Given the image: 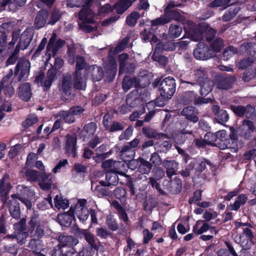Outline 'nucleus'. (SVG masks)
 I'll use <instances>...</instances> for the list:
<instances>
[{
  "label": "nucleus",
  "instance_id": "1",
  "mask_svg": "<svg viewBox=\"0 0 256 256\" xmlns=\"http://www.w3.org/2000/svg\"><path fill=\"white\" fill-rule=\"evenodd\" d=\"M141 78L138 80L136 77L132 78L128 76H125L122 80V88L124 92H127L133 85L134 86L135 90H132L127 96H148L150 94L148 90L140 86V82Z\"/></svg>",
  "mask_w": 256,
  "mask_h": 256
},
{
  "label": "nucleus",
  "instance_id": "2",
  "mask_svg": "<svg viewBox=\"0 0 256 256\" xmlns=\"http://www.w3.org/2000/svg\"><path fill=\"white\" fill-rule=\"evenodd\" d=\"M175 81L171 76L166 77L162 80L158 78L152 83V86L154 88L158 87L160 94L159 96H173L176 92Z\"/></svg>",
  "mask_w": 256,
  "mask_h": 256
},
{
  "label": "nucleus",
  "instance_id": "3",
  "mask_svg": "<svg viewBox=\"0 0 256 256\" xmlns=\"http://www.w3.org/2000/svg\"><path fill=\"white\" fill-rule=\"evenodd\" d=\"M76 68L74 74V87L76 90H84L86 86L84 74L81 72V70L84 68L86 62L84 56H76Z\"/></svg>",
  "mask_w": 256,
  "mask_h": 256
},
{
  "label": "nucleus",
  "instance_id": "4",
  "mask_svg": "<svg viewBox=\"0 0 256 256\" xmlns=\"http://www.w3.org/2000/svg\"><path fill=\"white\" fill-rule=\"evenodd\" d=\"M164 14L168 23L172 20L180 22L182 20L181 14L182 12L180 10L174 8V0H170L164 5Z\"/></svg>",
  "mask_w": 256,
  "mask_h": 256
},
{
  "label": "nucleus",
  "instance_id": "5",
  "mask_svg": "<svg viewBox=\"0 0 256 256\" xmlns=\"http://www.w3.org/2000/svg\"><path fill=\"white\" fill-rule=\"evenodd\" d=\"M210 47L204 42H200L194 50L193 55L198 60H206L214 58V54Z\"/></svg>",
  "mask_w": 256,
  "mask_h": 256
},
{
  "label": "nucleus",
  "instance_id": "6",
  "mask_svg": "<svg viewBox=\"0 0 256 256\" xmlns=\"http://www.w3.org/2000/svg\"><path fill=\"white\" fill-rule=\"evenodd\" d=\"M26 176L29 180L32 181H36L40 178L42 180V182L40 184V185L41 188L44 190H49L52 188V184L46 182L51 176L50 174L44 172L40 176L37 171L30 170L26 171Z\"/></svg>",
  "mask_w": 256,
  "mask_h": 256
},
{
  "label": "nucleus",
  "instance_id": "7",
  "mask_svg": "<svg viewBox=\"0 0 256 256\" xmlns=\"http://www.w3.org/2000/svg\"><path fill=\"white\" fill-rule=\"evenodd\" d=\"M30 63L28 60H18L14 68V76H18V80L26 79L30 74Z\"/></svg>",
  "mask_w": 256,
  "mask_h": 256
},
{
  "label": "nucleus",
  "instance_id": "8",
  "mask_svg": "<svg viewBox=\"0 0 256 256\" xmlns=\"http://www.w3.org/2000/svg\"><path fill=\"white\" fill-rule=\"evenodd\" d=\"M136 0H118L113 6L110 4H106L104 8L105 12H111L116 10L118 14L124 13Z\"/></svg>",
  "mask_w": 256,
  "mask_h": 256
},
{
  "label": "nucleus",
  "instance_id": "9",
  "mask_svg": "<svg viewBox=\"0 0 256 256\" xmlns=\"http://www.w3.org/2000/svg\"><path fill=\"white\" fill-rule=\"evenodd\" d=\"M86 200H79L74 207H73L74 214H75L82 222L86 220L90 215V210L86 206Z\"/></svg>",
  "mask_w": 256,
  "mask_h": 256
},
{
  "label": "nucleus",
  "instance_id": "10",
  "mask_svg": "<svg viewBox=\"0 0 256 256\" xmlns=\"http://www.w3.org/2000/svg\"><path fill=\"white\" fill-rule=\"evenodd\" d=\"M56 34L53 33L49 39L46 46V51H51L53 56H55L58 52L66 44V41L60 38H58L56 40Z\"/></svg>",
  "mask_w": 256,
  "mask_h": 256
},
{
  "label": "nucleus",
  "instance_id": "11",
  "mask_svg": "<svg viewBox=\"0 0 256 256\" xmlns=\"http://www.w3.org/2000/svg\"><path fill=\"white\" fill-rule=\"evenodd\" d=\"M210 230L211 234L216 235L218 230L214 226H210L203 220H198L192 228V232L195 234L200 235Z\"/></svg>",
  "mask_w": 256,
  "mask_h": 256
},
{
  "label": "nucleus",
  "instance_id": "12",
  "mask_svg": "<svg viewBox=\"0 0 256 256\" xmlns=\"http://www.w3.org/2000/svg\"><path fill=\"white\" fill-rule=\"evenodd\" d=\"M242 3L240 0H236L231 3L230 8L222 17L223 22H230L232 20L242 9Z\"/></svg>",
  "mask_w": 256,
  "mask_h": 256
},
{
  "label": "nucleus",
  "instance_id": "13",
  "mask_svg": "<svg viewBox=\"0 0 256 256\" xmlns=\"http://www.w3.org/2000/svg\"><path fill=\"white\" fill-rule=\"evenodd\" d=\"M60 253L64 255L62 251L65 250L66 252L70 251V247L72 248L78 243V240L72 236L60 235L58 238Z\"/></svg>",
  "mask_w": 256,
  "mask_h": 256
},
{
  "label": "nucleus",
  "instance_id": "14",
  "mask_svg": "<svg viewBox=\"0 0 256 256\" xmlns=\"http://www.w3.org/2000/svg\"><path fill=\"white\" fill-rule=\"evenodd\" d=\"M140 34L142 39L144 42L149 41L152 43H156L159 41V38L157 36L158 34L157 28L150 27L148 30L144 28L140 32Z\"/></svg>",
  "mask_w": 256,
  "mask_h": 256
},
{
  "label": "nucleus",
  "instance_id": "15",
  "mask_svg": "<svg viewBox=\"0 0 256 256\" xmlns=\"http://www.w3.org/2000/svg\"><path fill=\"white\" fill-rule=\"evenodd\" d=\"M60 90L65 95L70 96L72 89V76L70 74H67L64 76L59 86Z\"/></svg>",
  "mask_w": 256,
  "mask_h": 256
},
{
  "label": "nucleus",
  "instance_id": "16",
  "mask_svg": "<svg viewBox=\"0 0 256 256\" xmlns=\"http://www.w3.org/2000/svg\"><path fill=\"white\" fill-rule=\"evenodd\" d=\"M236 80L234 76L227 74L220 75L218 78V88L220 89L228 90L232 87Z\"/></svg>",
  "mask_w": 256,
  "mask_h": 256
},
{
  "label": "nucleus",
  "instance_id": "17",
  "mask_svg": "<svg viewBox=\"0 0 256 256\" xmlns=\"http://www.w3.org/2000/svg\"><path fill=\"white\" fill-rule=\"evenodd\" d=\"M30 230L34 235L39 238L44 235L43 226L40 224V220L37 216L32 217L29 222Z\"/></svg>",
  "mask_w": 256,
  "mask_h": 256
},
{
  "label": "nucleus",
  "instance_id": "18",
  "mask_svg": "<svg viewBox=\"0 0 256 256\" xmlns=\"http://www.w3.org/2000/svg\"><path fill=\"white\" fill-rule=\"evenodd\" d=\"M34 33L30 28H26L20 36V40L18 44L24 49H26L30 45L33 38Z\"/></svg>",
  "mask_w": 256,
  "mask_h": 256
},
{
  "label": "nucleus",
  "instance_id": "19",
  "mask_svg": "<svg viewBox=\"0 0 256 256\" xmlns=\"http://www.w3.org/2000/svg\"><path fill=\"white\" fill-rule=\"evenodd\" d=\"M232 111L238 116H242L244 114L248 118H250L254 116L255 112L254 108L250 105L244 108L242 106H231Z\"/></svg>",
  "mask_w": 256,
  "mask_h": 256
},
{
  "label": "nucleus",
  "instance_id": "20",
  "mask_svg": "<svg viewBox=\"0 0 256 256\" xmlns=\"http://www.w3.org/2000/svg\"><path fill=\"white\" fill-rule=\"evenodd\" d=\"M74 218V215L73 206H72L69 211L67 212L58 214L57 217L58 222L64 226H68L70 225L72 220Z\"/></svg>",
  "mask_w": 256,
  "mask_h": 256
},
{
  "label": "nucleus",
  "instance_id": "21",
  "mask_svg": "<svg viewBox=\"0 0 256 256\" xmlns=\"http://www.w3.org/2000/svg\"><path fill=\"white\" fill-rule=\"evenodd\" d=\"M216 144H218L220 149H225L226 147H232L236 146L235 144L230 145L226 140L229 136L228 135L226 132L224 130H220L216 132Z\"/></svg>",
  "mask_w": 256,
  "mask_h": 256
},
{
  "label": "nucleus",
  "instance_id": "22",
  "mask_svg": "<svg viewBox=\"0 0 256 256\" xmlns=\"http://www.w3.org/2000/svg\"><path fill=\"white\" fill-rule=\"evenodd\" d=\"M106 70L104 74L106 80L109 82H112L115 78L118 70V64L116 60H109Z\"/></svg>",
  "mask_w": 256,
  "mask_h": 256
},
{
  "label": "nucleus",
  "instance_id": "23",
  "mask_svg": "<svg viewBox=\"0 0 256 256\" xmlns=\"http://www.w3.org/2000/svg\"><path fill=\"white\" fill-rule=\"evenodd\" d=\"M49 16L48 12L46 10H41L37 14L34 22L36 28L40 29L43 28Z\"/></svg>",
  "mask_w": 256,
  "mask_h": 256
},
{
  "label": "nucleus",
  "instance_id": "24",
  "mask_svg": "<svg viewBox=\"0 0 256 256\" xmlns=\"http://www.w3.org/2000/svg\"><path fill=\"white\" fill-rule=\"evenodd\" d=\"M252 237L253 235L251 230L248 228H245L242 234L240 236L239 242L243 246L248 247L252 244Z\"/></svg>",
  "mask_w": 256,
  "mask_h": 256
},
{
  "label": "nucleus",
  "instance_id": "25",
  "mask_svg": "<svg viewBox=\"0 0 256 256\" xmlns=\"http://www.w3.org/2000/svg\"><path fill=\"white\" fill-rule=\"evenodd\" d=\"M162 164L166 169V173L168 176L171 177L176 174L178 164L176 161L165 160L163 162Z\"/></svg>",
  "mask_w": 256,
  "mask_h": 256
},
{
  "label": "nucleus",
  "instance_id": "26",
  "mask_svg": "<svg viewBox=\"0 0 256 256\" xmlns=\"http://www.w3.org/2000/svg\"><path fill=\"white\" fill-rule=\"evenodd\" d=\"M156 48L162 50L172 51L176 48V42L173 40H165L156 42Z\"/></svg>",
  "mask_w": 256,
  "mask_h": 256
},
{
  "label": "nucleus",
  "instance_id": "27",
  "mask_svg": "<svg viewBox=\"0 0 256 256\" xmlns=\"http://www.w3.org/2000/svg\"><path fill=\"white\" fill-rule=\"evenodd\" d=\"M76 138L74 136H68L66 140V149L68 153L71 154L72 156H76Z\"/></svg>",
  "mask_w": 256,
  "mask_h": 256
},
{
  "label": "nucleus",
  "instance_id": "28",
  "mask_svg": "<svg viewBox=\"0 0 256 256\" xmlns=\"http://www.w3.org/2000/svg\"><path fill=\"white\" fill-rule=\"evenodd\" d=\"M182 114L192 122H196L198 121V118L196 116L197 112L192 106L184 108L182 111Z\"/></svg>",
  "mask_w": 256,
  "mask_h": 256
},
{
  "label": "nucleus",
  "instance_id": "29",
  "mask_svg": "<svg viewBox=\"0 0 256 256\" xmlns=\"http://www.w3.org/2000/svg\"><path fill=\"white\" fill-rule=\"evenodd\" d=\"M58 72L52 68L48 70L46 77L44 81L43 86L44 88H49L51 86L52 82L56 78Z\"/></svg>",
  "mask_w": 256,
  "mask_h": 256
},
{
  "label": "nucleus",
  "instance_id": "30",
  "mask_svg": "<svg viewBox=\"0 0 256 256\" xmlns=\"http://www.w3.org/2000/svg\"><path fill=\"white\" fill-rule=\"evenodd\" d=\"M254 125L251 122L244 120L240 128L242 134L248 138L250 136V134L254 130Z\"/></svg>",
  "mask_w": 256,
  "mask_h": 256
},
{
  "label": "nucleus",
  "instance_id": "31",
  "mask_svg": "<svg viewBox=\"0 0 256 256\" xmlns=\"http://www.w3.org/2000/svg\"><path fill=\"white\" fill-rule=\"evenodd\" d=\"M224 46V40L222 38H217L211 43L210 48V50L212 51V52L214 54V57L216 56V52L221 51Z\"/></svg>",
  "mask_w": 256,
  "mask_h": 256
},
{
  "label": "nucleus",
  "instance_id": "32",
  "mask_svg": "<svg viewBox=\"0 0 256 256\" xmlns=\"http://www.w3.org/2000/svg\"><path fill=\"white\" fill-rule=\"evenodd\" d=\"M128 54L127 53H122L118 56V61L119 62L118 75L124 74L125 68L128 64Z\"/></svg>",
  "mask_w": 256,
  "mask_h": 256
},
{
  "label": "nucleus",
  "instance_id": "33",
  "mask_svg": "<svg viewBox=\"0 0 256 256\" xmlns=\"http://www.w3.org/2000/svg\"><path fill=\"white\" fill-rule=\"evenodd\" d=\"M14 195L12 196V199L10 202V211L12 216L18 219L20 217V210L19 206L16 202V200L14 198Z\"/></svg>",
  "mask_w": 256,
  "mask_h": 256
},
{
  "label": "nucleus",
  "instance_id": "34",
  "mask_svg": "<svg viewBox=\"0 0 256 256\" xmlns=\"http://www.w3.org/2000/svg\"><path fill=\"white\" fill-rule=\"evenodd\" d=\"M54 203L55 207L58 210H64L68 207L70 204L67 199L64 198L63 197L58 195L54 198Z\"/></svg>",
  "mask_w": 256,
  "mask_h": 256
},
{
  "label": "nucleus",
  "instance_id": "35",
  "mask_svg": "<svg viewBox=\"0 0 256 256\" xmlns=\"http://www.w3.org/2000/svg\"><path fill=\"white\" fill-rule=\"evenodd\" d=\"M231 0H214L208 5L210 8H220L222 10H225L230 6Z\"/></svg>",
  "mask_w": 256,
  "mask_h": 256
},
{
  "label": "nucleus",
  "instance_id": "36",
  "mask_svg": "<svg viewBox=\"0 0 256 256\" xmlns=\"http://www.w3.org/2000/svg\"><path fill=\"white\" fill-rule=\"evenodd\" d=\"M168 97H157L154 100L148 102L146 104V107L148 110H150L152 108H154L156 106H163L168 100Z\"/></svg>",
  "mask_w": 256,
  "mask_h": 256
},
{
  "label": "nucleus",
  "instance_id": "37",
  "mask_svg": "<svg viewBox=\"0 0 256 256\" xmlns=\"http://www.w3.org/2000/svg\"><path fill=\"white\" fill-rule=\"evenodd\" d=\"M92 79L94 82L100 80L104 75L102 68L99 66H94L91 71Z\"/></svg>",
  "mask_w": 256,
  "mask_h": 256
},
{
  "label": "nucleus",
  "instance_id": "38",
  "mask_svg": "<svg viewBox=\"0 0 256 256\" xmlns=\"http://www.w3.org/2000/svg\"><path fill=\"white\" fill-rule=\"evenodd\" d=\"M182 31V28L178 24H171L168 30V36L174 39L179 37Z\"/></svg>",
  "mask_w": 256,
  "mask_h": 256
},
{
  "label": "nucleus",
  "instance_id": "39",
  "mask_svg": "<svg viewBox=\"0 0 256 256\" xmlns=\"http://www.w3.org/2000/svg\"><path fill=\"white\" fill-rule=\"evenodd\" d=\"M113 168V172L114 173L124 175L128 168V164L124 161H114Z\"/></svg>",
  "mask_w": 256,
  "mask_h": 256
},
{
  "label": "nucleus",
  "instance_id": "40",
  "mask_svg": "<svg viewBox=\"0 0 256 256\" xmlns=\"http://www.w3.org/2000/svg\"><path fill=\"white\" fill-rule=\"evenodd\" d=\"M31 85L29 82L22 84L18 88V96H32Z\"/></svg>",
  "mask_w": 256,
  "mask_h": 256
},
{
  "label": "nucleus",
  "instance_id": "41",
  "mask_svg": "<svg viewBox=\"0 0 256 256\" xmlns=\"http://www.w3.org/2000/svg\"><path fill=\"white\" fill-rule=\"evenodd\" d=\"M12 110V107L10 102L8 101L3 100L0 97V120L4 117V112H10Z\"/></svg>",
  "mask_w": 256,
  "mask_h": 256
},
{
  "label": "nucleus",
  "instance_id": "42",
  "mask_svg": "<svg viewBox=\"0 0 256 256\" xmlns=\"http://www.w3.org/2000/svg\"><path fill=\"white\" fill-rule=\"evenodd\" d=\"M247 200V198L244 194L240 195L237 200L234 202L233 204L230 206V209L232 210H238L242 205L245 204Z\"/></svg>",
  "mask_w": 256,
  "mask_h": 256
},
{
  "label": "nucleus",
  "instance_id": "43",
  "mask_svg": "<svg viewBox=\"0 0 256 256\" xmlns=\"http://www.w3.org/2000/svg\"><path fill=\"white\" fill-rule=\"evenodd\" d=\"M140 18V14L137 12H131L126 18V23L130 26H134L138 20Z\"/></svg>",
  "mask_w": 256,
  "mask_h": 256
},
{
  "label": "nucleus",
  "instance_id": "44",
  "mask_svg": "<svg viewBox=\"0 0 256 256\" xmlns=\"http://www.w3.org/2000/svg\"><path fill=\"white\" fill-rule=\"evenodd\" d=\"M62 14L60 10L54 9L50 13L48 24L54 25L60 18Z\"/></svg>",
  "mask_w": 256,
  "mask_h": 256
},
{
  "label": "nucleus",
  "instance_id": "45",
  "mask_svg": "<svg viewBox=\"0 0 256 256\" xmlns=\"http://www.w3.org/2000/svg\"><path fill=\"white\" fill-rule=\"evenodd\" d=\"M89 8L90 6H85L78 12V18L80 20H83L84 22H91V20L88 18L90 11Z\"/></svg>",
  "mask_w": 256,
  "mask_h": 256
},
{
  "label": "nucleus",
  "instance_id": "46",
  "mask_svg": "<svg viewBox=\"0 0 256 256\" xmlns=\"http://www.w3.org/2000/svg\"><path fill=\"white\" fill-rule=\"evenodd\" d=\"M106 184L105 186H115L118 183V176L114 172H108L106 174Z\"/></svg>",
  "mask_w": 256,
  "mask_h": 256
},
{
  "label": "nucleus",
  "instance_id": "47",
  "mask_svg": "<svg viewBox=\"0 0 256 256\" xmlns=\"http://www.w3.org/2000/svg\"><path fill=\"white\" fill-rule=\"evenodd\" d=\"M6 6H8L10 11L16 10V7L14 6L12 0H0V12L5 10Z\"/></svg>",
  "mask_w": 256,
  "mask_h": 256
},
{
  "label": "nucleus",
  "instance_id": "48",
  "mask_svg": "<svg viewBox=\"0 0 256 256\" xmlns=\"http://www.w3.org/2000/svg\"><path fill=\"white\" fill-rule=\"evenodd\" d=\"M128 40L129 38L128 36L124 38L114 48V54H117L123 51L126 47Z\"/></svg>",
  "mask_w": 256,
  "mask_h": 256
},
{
  "label": "nucleus",
  "instance_id": "49",
  "mask_svg": "<svg viewBox=\"0 0 256 256\" xmlns=\"http://www.w3.org/2000/svg\"><path fill=\"white\" fill-rule=\"evenodd\" d=\"M72 7L90 6L92 0H69Z\"/></svg>",
  "mask_w": 256,
  "mask_h": 256
},
{
  "label": "nucleus",
  "instance_id": "50",
  "mask_svg": "<svg viewBox=\"0 0 256 256\" xmlns=\"http://www.w3.org/2000/svg\"><path fill=\"white\" fill-rule=\"evenodd\" d=\"M96 124L94 122H90L86 125L84 128L82 130V134L86 136H90L93 134L96 130Z\"/></svg>",
  "mask_w": 256,
  "mask_h": 256
},
{
  "label": "nucleus",
  "instance_id": "51",
  "mask_svg": "<svg viewBox=\"0 0 256 256\" xmlns=\"http://www.w3.org/2000/svg\"><path fill=\"white\" fill-rule=\"evenodd\" d=\"M168 22L164 16V14L162 15L154 20H151V28H157L158 26H164L168 24Z\"/></svg>",
  "mask_w": 256,
  "mask_h": 256
},
{
  "label": "nucleus",
  "instance_id": "52",
  "mask_svg": "<svg viewBox=\"0 0 256 256\" xmlns=\"http://www.w3.org/2000/svg\"><path fill=\"white\" fill-rule=\"evenodd\" d=\"M216 133L208 132L204 136V142L206 144H216Z\"/></svg>",
  "mask_w": 256,
  "mask_h": 256
},
{
  "label": "nucleus",
  "instance_id": "53",
  "mask_svg": "<svg viewBox=\"0 0 256 256\" xmlns=\"http://www.w3.org/2000/svg\"><path fill=\"white\" fill-rule=\"evenodd\" d=\"M106 146L102 145L96 150L97 156L94 157V160L96 162H99L105 158L108 154V153H102V152L106 150Z\"/></svg>",
  "mask_w": 256,
  "mask_h": 256
},
{
  "label": "nucleus",
  "instance_id": "54",
  "mask_svg": "<svg viewBox=\"0 0 256 256\" xmlns=\"http://www.w3.org/2000/svg\"><path fill=\"white\" fill-rule=\"evenodd\" d=\"M76 53V48L74 43L72 42V45H68L67 54L68 55V62L70 64H74V55Z\"/></svg>",
  "mask_w": 256,
  "mask_h": 256
},
{
  "label": "nucleus",
  "instance_id": "55",
  "mask_svg": "<svg viewBox=\"0 0 256 256\" xmlns=\"http://www.w3.org/2000/svg\"><path fill=\"white\" fill-rule=\"evenodd\" d=\"M59 117L60 120H62L68 123H72L74 120V116L70 111L61 112L59 114Z\"/></svg>",
  "mask_w": 256,
  "mask_h": 256
},
{
  "label": "nucleus",
  "instance_id": "56",
  "mask_svg": "<svg viewBox=\"0 0 256 256\" xmlns=\"http://www.w3.org/2000/svg\"><path fill=\"white\" fill-rule=\"evenodd\" d=\"M140 162L138 167L139 172L142 174H148L152 168V164L144 160H142Z\"/></svg>",
  "mask_w": 256,
  "mask_h": 256
},
{
  "label": "nucleus",
  "instance_id": "57",
  "mask_svg": "<svg viewBox=\"0 0 256 256\" xmlns=\"http://www.w3.org/2000/svg\"><path fill=\"white\" fill-rule=\"evenodd\" d=\"M226 140L228 141V142L230 143V145L232 146V144H235L236 146H234V148H233V146L226 147V148H230L233 150L234 152H236L238 149L236 135L233 132H232V134L229 136Z\"/></svg>",
  "mask_w": 256,
  "mask_h": 256
},
{
  "label": "nucleus",
  "instance_id": "58",
  "mask_svg": "<svg viewBox=\"0 0 256 256\" xmlns=\"http://www.w3.org/2000/svg\"><path fill=\"white\" fill-rule=\"evenodd\" d=\"M194 76L200 82H203L206 78V72L202 69H197L194 72Z\"/></svg>",
  "mask_w": 256,
  "mask_h": 256
},
{
  "label": "nucleus",
  "instance_id": "59",
  "mask_svg": "<svg viewBox=\"0 0 256 256\" xmlns=\"http://www.w3.org/2000/svg\"><path fill=\"white\" fill-rule=\"evenodd\" d=\"M254 61V60L250 58H243L238 62V68L239 69L244 70L250 66Z\"/></svg>",
  "mask_w": 256,
  "mask_h": 256
},
{
  "label": "nucleus",
  "instance_id": "60",
  "mask_svg": "<svg viewBox=\"0 0 256 256\" xmlns=\"http://www.w3.org/2000/svg\"><path fill=\"white\" fill-rule=\"evenodd\" d=\"M245 51L248 55L256 59V51L254 50V44L251 42H248L244 45Z\"/></svg>",
  "mask_w": 256,
  "mask_h": 256
},
{
  "label": "nucleus",
  "instance_id": "61",
  "mask_svg": "<svg viewBox=\"0 0 256 256\" xmlns=\"http://www.w3.org/2000/svg\"><path fill=\"white\" fill-rule=\"evenodd\" d=\"M48 40L46 38H44L42 40L38 48L36 49L33 54V57H38L40 56L42 51L44 48Z\"/></svg>",
  "mask_w": 256,
  "mask_h": 256
},
{
  "label": "nucleus",
  "instance_id": "62",
  "mask_svg": "<svg viewBox=\"0 0 256 256\" xmlns=\"http://www.w3.org/2000/svg\"><path fill=\"white\" fill-rule=\"evenodd\" d=\"M37 121L38 118L34 114L30 115L26 120L23 122L22 125L24 128H27L32 126L34 124H36L37 122Z\"/></svg>",
  "mask_w": 256,
  "mask_h": 256
},
{
  "label": "nucleus",
  "instance_id": "63",
  "mask_svg": "<svg viewBox=\"0 0 256 256\" xmlns=\"http://www.w3.org/2000/svg\"><path fill=\"white\" fill-rule=\"evenodd\" d=\"M143 132H144V134L148 138H156L157 136H158V138H159L160 136H164V135L162 134H158L154 130H152L151 128H144Z\"/></svg>",
  "mask_w": 256,
  "mask_h": 256
},
{
  "label": "nucleus",
  "instance_id": "64",
  "mask_svg": "<svg viewBox=\"0 0 256 256\" xmlns=\"http://www.w3.org/2000/svg\"><path fill=\"white\" fill-rule=\"evenodd\" d=\"M216 118L220 122H226L228 120V115L226 110H220L216 115Z\"/></svg>",
  "mask_w": 256,
  "mask_h": 256
}]
</instances>
